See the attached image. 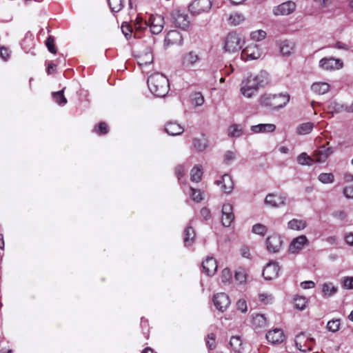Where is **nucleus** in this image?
Segmentation results:
<instances>
[{"instance_id":"1","label":"nucleus","mask_w":353,"mask_h":353,"mask_svg":"<svg viewBox=\"0 0 353 353\" xmlns=\"http://www.w3.org/2000/svg\"><path fill=\"white\" fill-rule=\"evenodd\" d=\"M269 83V75L265 71L261 70L257 74H250L243 79L240 84V92L247 99L256 95L259 90Z\"/></svg>"},{"instance_id":"2","label":"nucleus","mask_w":353,"mask_h":353,"mask_svg":"<svg viewBox=\"0 0 353 353\" xmlns=\"http://www.w3.org/2000/svg\"><path fill=\"white\" fill-rule=\"evenodd\" d=\"M290 96L287 92L272 94L264 92L258 99L260 106L269 110H278L285 107L289 102Z\"/></svg>"},{"instance_id":"3","label":"nucleus","mask_w":353,"mask_h":353,"mask_svg":"<svg viewBox=\"0 0 353 353\" xmlns=\"http://www.w3.org/2000/svg\"><path fill=\"white\" fill-rule=\"evenodd\" d=\"M148 86L150 92L158 97H165L169 91L168 79L159 72L154 73L148 77Z\"/></svg>"},{"instance_id":"4","label":"nucleus","mask_w":353,"mask_h":353,"mask_svg":"<svg viewBox=\"0 0 353 353\" xmlns=\"http://www.w3.org/2000/svg\"><path fill=\"white\" fill-rule=\"evenodd\" d=\"M243 43V41L239 34L230 32L225 38L223 49L229 53L236 52L242 48Z\"/></svg>"},{"instance_id":"5","label":"nucleus","mask_w":353,"mask_h":353,"mask_svg":"<svg viewBox=\"0 0 353 353\" xmlns=\"http://www.w3.org/2000/svg\"><path fill=\"white\" fill-rule=\"evenodd\" d=\"M315 343V339L305 332H301L296 336L295 345L301 352H307L312 350Z\"/></svg>"},{"instance_id":"6","label":"nucleus","mask_w":353,"mask_h":353,"mask_svg":"<svg viewBox=\"0 0 353 353\" xmlns=\"http://www.w3.org/2000/svg\"><path fill=\"white\" fill-rule=\"evenodd\" d=\"M212 6V0H193L189 5V10L191 14L198 15L203 12H208Z\"/></svg>"},{"instance_id":"7","label":"nucleus","mask_w":353,"mask_h":353,"mask_svg":"<svg viewBox=\"0 0 353 353\" xmlns=\"http://www.w3.org/2000/svg\"><path fill=\"white\" fill-rule=\"evenodd\" d=\"M262 55V50L257 44L250 43L241 52V58L245 61L257 59Z\"/></svg>"},{"instance_id":"8","label":"nucleus","mask_w":353,"mask_h":353,"mask_svg":"<svg viewBox=\"0 0 353 353\" xmlns=\"http://www.w3.org/2000/svg\"><path fill=\"white\" fill-rule=\"evenodd\" d=\"M172 19L176 26L185 29L190 25L189 17L184 10L176 8L171 12Z\"/></svg>"},{"instance_id":"9","label":"nucleus","mask_w":353,"mask_h":353,"mask_svg":"<svg viewBox=\"0 0 353 353\" xmlns=\"http://www.w3.org/2000/svg\"><path fill=\"white\" fill-rule=\"evenodd\" d=\"M319 67L324 70H336L343 67L341 59L332 57H324L319 61Z\"/></svg>"},{"instance_id":"10","label":"nucleus","mask_w":353,"mask_h":353,"mask_svg":"<svg viewBox=\"0 0 353 353\" xmlns=\"http://www.w3.org/2000/svg\"><path fill=\"white\" fill-rule=\"evenodd\" d=\"M148 24L150 30L152 34H158L161 32L165 21L163 16L159 14H152L150 17Z\"/></svg>"},{"instance_id":"11","label":"nucleus","mask_w":353,"mask_h":353,"mask_svg":"<svg viewBox=\"0 0 353 353\" xmlns=\"http://www.w3.org/2000/svg\"><path fill=\"white\" fill-rule=\"evenodd\" d=\"M332 147L329 146V142L316 149L313 154V159L315 162L323 163L333 153Z\"/></svg>"},{"instance_id":"12","label":"nucleus","mask_w":353,"mask_h":353,"mask_svg":"<svg viewBox=\"0 0 353 353\" xmlns=\"http://www.w3.org/2000/svg\"><path fill=\"white\" fill-rule=\"evenodd\" d=\"M213 303L217 310L223 312L228 308L231 302L228 294L220 292L214 295Z\"/></svg>"},{"instance_id":"13","label":"nucleus","mask_w":353,"mask_h":353,"mask_svg":"<svg viewBox=\"0 0 353 353\" xmlns=\"http://www.w3.org/2000/svg\"><path fill=\"white\" fill-rule=\"evenodd\" d=\"M296 6L294 1H288L273 8V14L276 16L288 15L296 10Z\"/></svg>"},{"instance_id":"14","label":"nucleus","mask_w":353,"mask_h":353,"mask_svg":"<svg viewBox=\"0 0 353 353\" xmlns=\"http://www.w3.org/2000/svg\"><path fill=\"white\" fill-rule=\"evenodd\" d=\"M309 244V241L305 235H300L292 239L289 246V252L292 254L299 253L305 245Z\"/></svg>"},{"instance_id":"15","label":"nucleus","mask_w":353,"mask_h":353,"mask_svg":"<svg viewBox=\"0 0 353 353\" xmlns=\"http://www.w3.org/2000/svg\"><path fill=\"white\" fill-rule=\"evenodd\" d=\"M234 220L233 207L230 203H224L222 206L221 222L225 227H229Z\"/></svg>"},{"instance_id":"16","label":"nucleus","mask_w":353,"mask_h":353,"mask_svg":"<svg viewBox=\"0 0 353 353\" xmlns=\"http://www.w3.org/2000/svg\"><path fill=\"white\" fill-rule=\"evenodd\" d=\"M280 268L276 262L268 263L263 270V276L265 280H272L279 276Z\"/></svg>"},{"instance_id":"17","label":"nucleus","mask_w":353,"mask_h":353,"mask_svg":"<svg viewBox=\"0 0 353 353\" xmlns=\"http://www.w3.org/2000/svg\"><path fill=\"white\" fill-rule=\"evenodd\" d=\"M283 241L281 237L277 234L269 236L266 240L267 250L270 252H278L282 247Z\"/></svg>"},{"instance_id":"18","label":"nucleus","mask_w":353,"mask_h":353,"mask_svg":"<svg viewBox=\"0 0 353 353\" xmlns=\"http://www.w3.org/2000/svg\"><path fill=\"white\" fill-rule=\"evenodd\" d=\"M183 38L181 33L176 30H170L168 32L165 39V45L166 46L172 45H181Z\"/></svg>"},{"instance_id":"19","label":"nucleus","mask_w":353,"mask_h":353,"mask_svg":"<svg viewBox=\"0 0 353 353\" xmlns=\"http://www.w3.org/2000/svg\"><path fill=\"white\" fill-rule=\"evenodd\" d=\"M285 198L281 194H269L266 196L265 203L271 207L279 208L284 205Z\"/></svg>"},{"instance_id":"20","label":"nucleus","mask_w":353,"mask_h":353,"mask_svg":"<svg viewBox=\"0 0 353 353\" xmlns=\"http://www.w3.org/2000/svg\"><path fill=\"white\" fill-rule=\"evenodd\" d=\"M267 340L272 343H280L285 339V335L281 329L275 328L266 334Z\"/></svg>"},{"instance_id":"21","label":"nucleus","mask_w":353,"mask_h":353,"mask_svg":"<svg viewBox=\"0 0 353 353\" xmlns=\"http://www.w3.org/2000/svg\"><path fill=\"white\" fill-rule=\"evenodd\" d=\"M202 268L207 275L212 276L217 269L216 261L213 257L208 256L205 260L203 261Z\"/></svg>"},{"instance_id":"22","label":"nucleus","mask_w":353,"mask_h":353,"mask_svg":"<svg viewBox=\"0 0 353 353\" xmlns=\"http://www.w3.org/2000/svg\"><path fill=\"white\" fill-rule=\"evenodd\" d=\"M216 184L221 185V190L224 193H230L234 188V183L231 176L228 174H223L221 177V180L216 181Z\"/></svg>"},{"instance_id":"23","label":"nucleus","mask_w":353,"mask_h":353,"mask_svg":"<svg viewBox=\"0 0 353 353\" xmlns=\"http://www.w3.org/2000/svg\"><path fill=\"white\" fill-rule=\"evenodd\" d=\"M276 130V125L273 123H261L252 125L250 130L254 134L258 133H270L273 132Z\"/></svg>"},{"instance_id":"24","label":"nucleus","mask_w":353,"mask_h":353,"mask_svg":"<svg viewBox=\"0 0 353 353\" xmlns=\"http://www.w3.org/2000/svg\"><path fill=\"white\" fill-rule=\"evenodd\" d=\"M165 130L170 135L177 136L181 134L184 129L179 123L175 121H169L165 124Z\"/></svg>"},{"instance_id":"25","label":"nucleus","mask_w":353,"mask_h":353,"mask_svg":"<svg viewBox=\"0 0 353 353\" xmlns=\"http://www.w3.org/2000/svg\"><path fill=\"white\" fill-rule=\"evenodd\" d=\"M279 50L283 56H290L295 50V43L291 41L285 40L281 41L279 45Z\"/></svg>"},{"instance_id":"26","label":"nucleus","mask_w":353,"mask_h":353,"mask_svg":"<svg viewBox=\"0 0 353 353\" xmlns=\"http://www.w3.org/2000/svg\"><path fill=\"white\" fill-rule=\"evenodd\" d=\"M148 26V21H143L142 19L137 17L130 26V32H132L133 30H134V36L140 37L139 34L145 30Z\"/></svg>"},{"instance_id":"27","label":"nucleus","mask_w":353,"mask_h":353,"mask_svg":"<svg viewBox=\"0 0 353 353\" xmlns=\"http://www.w3.org/2000/svg\"><path fill=\"white\" fill-rule=\"evenodd\" d=\"M330 89V85L327 82H314L311 85V90L317 94H324Z\"/></svg>"},{"instance_id":"28","label":"nucleus","mask_w":353,"mask_h":353,"mask_svg":"<svg viewBox=\"0 0 353 353\" xmlns=\"http://www.w3.org/2000/svg\"><path fill=\"white\" fill-rule=\"evenodd\" d=\"M199 58L196 53L191 51L183 55L182 58V64L184 67L193 66L198 61Z\"/></svg>"},{"instance_id":"29","label":"nucleus","mask_w":353,"mask_h":353,"mask_svg":"<svg viewBox=\"0 0 353 353\" xmlns=\"http://www.w3.org/2000/svg\"><path fill=\"white\" fill-rule=\"evenodd\" d=\"M153 61V54L150 49L139 54L137 57V63L140 66L147 65L152 63Z\"/></svg>"},{"instance_id":"30","label":"nucleus","mask_w":353,"mask_h":353,"mask_svg":"<svg viewBox=\"0 0 353 353\" xmlns=\"http://www.w3.org/2000/svg\"><path fill=\"white\" fill-rule=\"evenodd\" d=\"M307 221L303 219H293L288 223V228L292 230L300 231L307 227Z\"/></svg>"},{"instance_id":"31","label":"nucleus","mask_w":353,"mask_h":353,"mask_svg":"<svg viewBox=\"0 0 353 353\" xmlns=\"http://www.w3.org/2000/svg\"><path fill=\"white\" fill-rule=\"evenodd\" d=\"M245 19V16L240 12H234L228 18V23L230 26H236L243 23Z\"/></svg>"},{"instance_id":"32","label":"nucleus","mask_w":353,"mask_h":353,"mask_svg":"<svg viewBox=\"0 0 353 353\" xmlns=\"http://www.w3.org/2000/svg\"><path fill=\"white\" fill-rule=\"evenodd\" d=\"M243 134V128L240 124H232L228 129V135L232 138H237Z\"/></svg>"},{"instance_id":"33","label":"nucleus","mask_w":353,"mask_h":353,"mask_svg":"<svg viewBox=\"0 0 353 353\" xmlns=\"http://www.w3.org/2000/svg\"><path fill=\"white\" fill-rule=\"evenodd\" d=\"M337 290V287L334 286L331 282H327L322 285V292L325 297L333 296L336 293Z\"/></svg>"},{"instance_id":"34","label":"nucleus","mask_w":353,"mask_h":353,"mask_svg":"<svg viewBox=\"0 0 353 353\" xmlns=\"http://www.w3.org/2000/svg\"><path fill=\"white\" fill-rule=\"evenodd\" d=\"M314 128V123L306 122L299 125L296 127V132L300 135H305L311 132Z\"/></svg>"},{"instance_id":"35","label":"nucleus","mask_w":353,"mask_h":353,"mask_svg":"<svg viewBox=\"0 0 353 353\" xmlns=\"http://www.w3.org/2000/svg\"><path fill=\"white\" fill-rule=\"evenodd\" d=\"M193 146L196 150L202 152L208 147V140L203 136L201 139L195 138L193 139Z\"/></svg>"},{"instance_id":"36","label":"nucleus","mask_w":353,"mask_h":353,"mask_svg":"<svg viewBox=\"0 0 353 353\" xmlns=\"http://www.w3.org/2000/svg\"><path fill=\"white\" fill-rule=\"evenodd\" d=\"M184 244L185 246H190L195 237L194 230L192 227H188L184 231Z\"/></svg>"},{"instance_id":"37","label":"nucleus","mask_w":353,"mask_h":353,"mask_svg":"<svg viewBox=\"0 0 353 353\" xmlns=\"http://www.w3.org/2000/svg\"><path fill=\"white\" fill-rule=\"evenodd\" d=\"M231 348L237 353H240L243 349L242 341L239 336H232L230 341Z\"/></svg>"},{"instance_id":"38","label":"nucleus","mask_w":353,"mask_h":353,"mask_svg":"<svg viewBox=\"0 0 353 353\" xmlns=\"http://www.w3.org/2000/svg\"><path fill=\"white\" fill-rule=\"evenodd\" d=\"M247 276H248V271L243 268H239L235 271L234 279L239 283H245Z\"/></svg>"},{"instance_id":"39","label":"nucleus","mask_w":353,"mask_h":353,"mask_svg":"<svg viewBox=\"0 0 353 353\" xmlns=\"http://www.w3.org/2000/svg\"><path fill=\"white\" fill-rule=\"evenodd\" d=\"M203 172L201 167L199 165L194 166L190 172V177L192 181L198 183L201 180Z\"/></svg>"},{"instance_id":"40","label":"nucleus","mask_w":353,"mask_h":353,"mask_svg":"<svg viewBox=\"0 0 353 353\" xmlns=\"http://www.w3.org/2000/svg\"><path fill=\"white\" fill-rule=\"evenodd\" d=\"M297 162L300 165H312L314 162L313 157H310L305 152L300 154L297 157Z\"/></svg>"},{"instance_id":"41","label":"nucleus","mask_w":353,"mask_h":353,"mask_svg":"<svg viewBox=\"0 0 353 353\" xmlns=\"http://www.w3.org/2000/svg\"><path fill=\"white\" fill-rule=\"evenodd\" d=\"M253 325L256 327H265L267 325L266 318L263 314H256L253 316Z\"/></svg>"},{"instance_id":"42","label":"nucleus","mask_w":353,"mask_h":353,"mask_svg":"<svg viewBox=\"0 0 353 353\" xmlns=\"http://www.w3.org/2000/svg\"><path fill=\"white\" fill-rule=\"evenodd\" d=\"M63 91L64 90L63 89L61 91L52 93L54 100L60 105H63L67 103V99L63 95Z\"/></svg>"},{"instance_id":"43","label":"nucleus","mask_w":353,"mask_h":353,"mask_svg":"<svg viewBox=\"0 0 353 353\" xmlns=\"http://www.w3.org/2000/svg\"><path fill=\"white\" fill-rule=\"evenodd\" d=\"M232 274L230 269L228 268H224L221 272V282L225 285L229 284L232 280Z\"/></svg>"},{"instance_id":"44","label":"nucleus","mask_w":353,"mask_h":353,"mask_svg":"<svg viewBox=\"0 0 353 353\" xmlns=\"http://www.w3.org/2000/svg\"><path fill=\"white\" fill-rule=\"evenodd\" d=\"M110 9L112 12H117L123 6V0H108Z\"/></svg>"},{"instance_id":"45","label":"nucleus","mask_w":353,"mask_h":353,"mask_svg":"<svg viewBox=\"0 0 353 353\" xmlns=\"http://www.w3.org/2000/svg\"><path fill=\"white\" fill-rule=\"evenodd\" d=\"M266 37V32L262 30L253 31L250 34V37L253 41H259L264 39Z\"/></svg>"},{"instance_id":"46","label":"nucleus","mask_w":353,"mask_h":353,"mask_svg":"<svg viewBox=\"0 0 353 353\" xmlns=\"http://www.w3.org/2000/svg\"><path fill=\"white\" fill-rule=\"evenodd\" d=\"M340 325V319H333L327 322V328L329 331L335 332L339 330Z\"/></svg>"},{"instance_id":"47","label":"nucleus","mask_w":353,"mask_h":353,"mask_svg":"<svg viewBox=\"0 0 353 353\" xmlns=\"http://www.w3.org/2000/svg\"><path fill=\"white\" fill-rule=\"evenodd\" d=\"M294 301L295 307L299 310H302L306 306L307 300L305 297H303V296L295 297L294 299Z\"/></svg>"},{"instance_id":"48","label":"nucleus","mask_w":353,"mask_h":353,"mask_svg":"<svg viewBox=\"0 0 353 353\" xmlns=\"http://www.w3.org/2000/svg\"><path fill=\"white\" fill-rule=\"evenodd\" d=\"M334 175L332 173H321L319 176V179L323 183H330L334 181Z\"/></svg>"},{"instance_id":"49","label":"nucleus","mask_w":353,"mask_h":353,"mask_svg":"<svg viewBox=\"0 0 353 353\" xmlns=\"http://www.w3.org/2000/svg\"><path fill=\"white\" fill-rule=\"evenodd\" d=\"M342 287L347 290L353 289V276H344L341 280Z\"/></svg>"},{"instance_id":"50","label":"nucleus","mask_w":353,"mask_h":353,"mask_svg":"<svg viewBox=\"0 0 353 353\" xmlns=\"http://www.w3.org/2000/svg\"><path fill=\"white\" fill-rule=\"evenodd\" d=\"M94 131L101 135L105 134L108 132V128L105 122H101L97 126H95Z\"/></svg>"},{"instance_id":"51","label":"nucleus","mask_w":353,"mask_h":353,"mask_svg":"<svg viewBox=\"0 0 353 353\" xmlns=\"http://www.w3.org/2000/svg\"><path fill=\"white\" fill-rule=\"evenodd\" d=\"M252 232L255 234L263 236L267 232V228L264 225L257 223L253 225Z\"/></svg>"},{"instance_id":"52","label":"nucleus","mask_w":353,"mask_h":353,"mask_svg":"<svg viewBox=\"0 0 353 353\" xmlns=\"http://www.w3.org/2000/svg\"><path fill=\"white\" fill-rule=\"evenodd\" d=\"M191 196L192 199L196 202H200L203 200L202 192L196 189L190 188Z\"/></svg>"},{"instance_id":"53","label":"nucleus","mask_w":353,"mask_h":353,"mask_svg":"<svg viewBox=\"0 0 353 353\" xmlns=\"http://www.w3.org/2000/svg\"><path fill=\"white\" fill-rule=\"evenodd\" d=\"M192 103L196 106H201L204 103V98L200 92H196L193 95Z\"/></svg>"},{"instance_id":"54","label":"nucleus","mask_w":353,"mask_h":353,"mask_svg":"<svg viewBox=\"0 0 353 353\" xmlns=\"http://www.w3.org/2000/svg\"><path fill=\"white\" fill-rule=\"evenodd\" d=\"M206 345L210 350L215 348V335L213 333L208 334L206 339Z\"/></svg>"},{"instance_id":"55","label":"nucleus","mask_w":353,"mask_h":353,"mask_svg":"<svg viewBox=\"0 0 353 353\" xmlns=\"http://www.w3.org/2000/svg\"><path fill=\"white\" fill-rule=\"evenodd\" d=\"M46 46H47L48 50L50 52H52L53 54H55L57 52V50L54 46V40L52 37H49L47 39V40L46 41Z\"/></svg>"},{"instance_id":"56","label":"nucleus","mask_w":353,"mask_h":353,"mask_svg":"<svg viewBox=\"0 0 353 353\" xmlns=\"http://www.w3.org/2000/svg\"><path fill=\"white\" fill-rule=\"evenodd\" d=\"M332 215L335 219L341 221H345L347 218V213L342 210L334 211Z\"/></svg>"},{"instance_id":"57","label":"nucleus","mask_w":353,"mask_h":353,"mask_svg":"<svg viewBox=\"0 0 353 353\" xmlns=\"http://www.w3.org/2000/svg\"><path fill=\"white\" fill-rule=\"evenodd\" d=\"M343 194L348 199H353V184L346 185L343 189Z\"/></svg>"},{"instance_id":"58","label":"nucleus","mask_w":353,"mask_h":353,"mask_svg":"<svg viewBox=\"0 0 353 353\" xmlns=\"http://www.w3.org/2000/svg\"><path fill=\"white\" fill-rule=\"evenodd\" d=\"M236 309L241 312H247V303L246 301L244 299H239L236 302Z\"/></svg>"},{"instance_id":"59","label":"nucleus","mask_w":353,"mask_h":353,"mask_svg":"<svg viewBox=\"0 0 353 353\" xmlns=\"http://www.w3.org/2000/svg\"><path fill=\"white\" fill-rule=\"evenodd\" d=\"M185 173V170L183 165H179L175 168V174L179 180H181V179L184 176Z\"/></svg>"},{"instance_id":"60","label":"nucleus","mask_w":353,"mask_h":353,"mask_svg":"<svg viewBox=\"0 0 353 353\" xmlns=\"http://www.w3.org/2000/svg\"><path fill=\"white\" fill-rule=\"evenodd\" d=\"M272 299L273 297L271 294H261L259 295V300L265 304L271 303Z\"/></svg>"},{"instance_id":"61","label":"nucleus","mask_w":353,"mask_h":353,"mask_svg":"<svg viewBox=\"0 0 353 353\" xmlns=\"http://www.w3.org/2000/svg\"><path fill=\"white\" fill-rule=\"evenodd\" d=\"M315 283L312 281H305L301 283V287L303 289H311L314 288Z\"/></svg>"},{"instance_id":"62","label":"nucleus","mask_w":353,"mask_h":353,"mask_svg":"<svg viewBox=\"0 0 353 353\" xmlns=\"http://www.w3.org/2000/svg\"><path fill=\"white\" fill-rule=\"evenodd\" d=\"M0 57L3 59V60H7L9 57H10V54H9V51L7 48H4V47H1L0 48Z\"/></svg>"},{"instance_id":"63","label":"nucleus","mask_w":353,"mask_h":353,"mask_svg":"<svg viewBox=\"0 0 353 353\" xmlns=\"http://www.w3.org/2000/svg\"><path fill=\"white\" fill-rule=\"evenodd\" d=\"M234 154L231 151H228L224 155V161L225 163H229L234 159Z\"/></svg>"},{"instance_id":"64","label":"nucleus","mask_w":353,"mask_h":353,"mask_svg":"<svg viewBox=\"0 0 353 353\" xmlns=\"http://www.w3.org/2000/svg\"><path fill=\"white\" fill-rule=\"evenodd\" d=\"M241 255L247 259H250L251 257V254L250 252V250L247 247H243L241 249Z\"/></svg>"}]
</instances>
